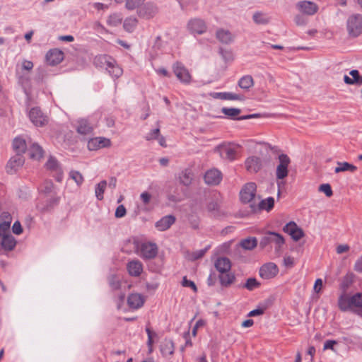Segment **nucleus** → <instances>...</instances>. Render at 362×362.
<instances>
[{
    "mask_svg": "<svg viewBox=\"0 0 362 362\" xmlns=\"http://www.w3.org/2000/svg\"><path fill=\"white\" fill-rule=\"evenodd\" d=\"M338 305L341 311L351 310L362 317V293H356L351 297L341 295L338 300Z\"/></svg>",
    "mask_w": 362,
    "mask_h": 362,
    "instance_id": "1",
    "label": "nucleus"
},
{
    "mask_svg": "<svg viewBox=\"0 0 362 362\" xmlns=\"http://www.w3.org/2000/svg\"><path fill=\"white\" fill-rule=\"evenodd\" d=\"M275 245V250L276 252H280L283 245L285 243L284 237L275 232H267L263 235L259 242V247L264 249L270 244Z\"/></svg>",
    "mask_w": 362,
    "mask_h": 362,
    "instance_id": "2",
    "label": "nucleus"
},
{
    "mask_svg": "<svg viewBox=\"0 0 362 362\" xmlns=\"http://www.w3.org/2000/svg\"><path fill=\"white\" fill-rule=\"evenodd\" d=\"M346 30L349 36H359L362 33V14L350 15L346 20Z\"/></svg>",
    "mask_w": 362,
    "mask_h": 362,
    "instance_id": "3",
    "label": "nucleus"
},
{
    "mask_svg": "<svg viewBox=\"0 0 362 362\" xmlns=\"http://www.w3.org/2000/svg\"><path fill=\"white\" fill-rule=\"evenodd\" d=\"M137 254L144 259H152L157 255L158 247L155 243L135 242Z\"/></svg>",
    "mask_w": 362,
    "mask_h": 362,
    "instance_id": "4",
    "label": "nucleus"
},
{
    "mask_svg": "<svg viewBox=\"0 0 362 362\" xmlns=\"http://www.w3.org/2000/svg\"><path fill=\"white\" fill-rule=\"evenodd\" d=\"M279 164L276 169V177L277 180H283L288 176V165L291 163L290 158L284 153L278 156Z\"/></svg>",
    "mask_w": 362,
    "mask_h": 362,
    "instance_id": "5",
    "label": "nucleus"
},
{
    "mask_svg": "<svg viewBox=\"0 0 362 362\" xmlns=\"http://www.w3.org/2000/svg\"><path fill=\"white\" fill-rule=\"evenodd\" d=\"M30 120L36 127H44L48 123V117L40 108H32L28 114Z\"/></svg>",
    "mask_w": 362,
    "mask_h": 362,
    "instance_id": "6",
    "label": "nucleus"
},
{
    "mask_svg": "<svg viewBox=\"0 0 362 362\" xmlns=\"http://www.w3.org/2000/svg\"><path fill=\"white\" fill-rule=\"evenodd\" d=\"M238 149V146L234 144H225L220 145L218 147V151L221 157L228 160H233L235 159Z\"/></svg>",
    "mask_w": 362,
    "mask_h": 362,
    "instance_id": "7",
    "label": "nucleus"
},
{
    "mask_svg": "<svg viewBox=\"0 0 362 362\" xmlns=\"http://www.w3.org/2000/svg\"><path fill=\"white\" fill-rule=\"evenodd\" d=\"M257 186L255 182H249L244 185L240 192V199L243 203L252 202L256 194Z\"/></svg>",
    "mask_w": 362,
    "mask_h": 362,
    "instance_id": "8",
    "label": "nucleus"
},
{
    "mask_svg": "<svg viewBox=\"0 0 362 362\" xmlns=\"http://www.w3.org/2000/svg\"><path fill=\"white\" fill-rule=\"evenodd\" d=\"M173 72L177 78L184 83H189L192 76L188 69L181 63L176 62L173 66Z\"/></svg>",
    "mask_w": 362,
    "mask_h": 362,
    "instance_id": "9",
    "label": "nucleus"
},
{
    "mask_svg": "<svg viewBox=\"0 0 362 362\" xmlns=\"http://www.w3.org/2000/svg\"><path fill=\"white\" fill-rule=\"evenodd\" d=\"M278 272L279 268L277 265L273 262L264 264L259 269V275L264 279H270L275 277Z\"/></svg>",
    "mask_w": 362,
    "mask_h": 362,
    "instance_id": "10",
    "label": "nucleus"
},
{
    "mask_svg": "<svg viewBox=\"0 0 362 362\" xmlns=\"http://www.w3.org/2000/svg\"><path fill=\"white\" fill-rule=\"evenodd\" d=\"M204 179L208 185H217L222 180V173L216 168H211L205 173Z\"/></svg>",
    "mask_w": 362,
    "mask_h": 362,
    "instance_id": "11",
    "label": "nucleus"
},
{
    "mask_svg": "<svg viewBox=\"0 0 362 362\" xmlns=\"http://www.w3.org/2000/svg\"><path fill=\"white\" fill-rule=\"evenodd\" d=\"M297 9L304 14L313 16L318 11V6L310 1H301L296 4Z\"/></svg>",
    "mask_w": 362,
    "mask_h": 362,
    "instance_id": "12",
    "label": "nucleus"
},
{
    "mask_svg": "<svg viewBox=\"0 0 362 362\" xmlns=\"http://www.w3.org/2000/svg\"><path fill=\"white\" fill-rule=\"evenodd\" d=\"M158 11V7L155 4L147 2L138 9V14L141 18L149 19L154 17Z\"/></svg>",
    "mask_w": 362,
    "mask_h": 362,
    "instance_id": "13",
    "label": "nucleus"
},
{
    "mask_svg": "<svg viewBox=\"0 0 362 362\" xmlns=\"http://www.w3.org/2000/svg\"><path fill=\"white\" fill-rule=\"evenodd\" d=\"M283 230L289 234L293 240L298 241L303 237L304 233L293 221H290L284 227Z\"/></svg>",
    "mask_w": 362,
    "mask_h": 362,
    "instance_id": "14",
    "label": "nucleus"
},
{
    "mask_svg": "<svg viewBox=\"0 0 362 362\" xmlns=\"http://www.w3.org/2000/svg\"><path fill=\"white\" fill-rule=\"evenodd\" d=\"M187 27L192 33L198 35L205 33L207 28L204 21L200 18L190 20L187 24Z\"/></svg>",
    "mask_w": 362,
    "mask_h": 362,
    "instance_id": "15",
    "label": "nucleus"
},
{
    "mask_svg": "<svg viewBox=\"0 0 362 362\" xmlns=\"http://www.w3.org/2000/svg\"><path fill=\"white\" fill-rule=\"evenodd\" d=\"M110 145V140L105 137H95L89 139L88 141V148L90 151H96L102 148L109 147Z\"/></svg>",
    "mask_w": 362,
    "mask_h": 362,
    "instance_id": "16",
    "label": "nucleus"
},
{
    "mask_svg": "<svg viewBox=\"0 0 362 362\" xmlns=\"http://www.w3.org/2000/svg\"><path fill=\"white\" fill-rule=\"evenodd\" d=\"M115 63V59L109 55L100 54L94 58L93 64L96 67L105 69V70L110 69V66Z\"/></svg>",
    "mask_w": 362,
    "mask_h": 362,
    "instance_id": "17",
    "label": "nucleus"
},
{
    "mask_svg": "<svg viewBox=\"0 0 362 362\" xmlns=\"http://www.w3.org/2000/svg\"><path fill=\"white\" fill-rule=\"evenodd\" d=\"M16 245V240L12 235L0 236V253L1 250L12 251Z\"/></svg>",
    "mask_w": 362,
    "mask_h": 362,
    "instance_id": "18",
    "label": "nucleus"
},
{
    "mask_svg": "<svg viewBox=\"0 0 362 362\" xmlns=\"http://www.w3.org/2000/svg\"><path fill=\"white\" fill-rule=\"evenodd\" d=\"M64 59V53L58 49H50L46 54L47 64L52 66L59 64Z\"/></svg>",
    "mask_w": 362,
    "mask_h": 362,
    "instance_id": "19",
    "label": "nucleus"
},
{
    "mask_svg": "<svg viewBox=\"0 0 362 362\" xmlns=\"http://www.w3.org/2000/svg\"><path fill=\"white\" fill-rule=\"evenodd\" d=\"M58 202V197L51 196L49 198H47L45 202L38 203L37 204V209L42 213L48 212L52 210Z\"/></svg>",
    "mask_w": 362,
    "mask_h": 362,
    "instance_id": "20",
    "label": "nucleus"
},
{
    "mask_svg": "<svg viewBox=\"0 0 362 362\" xmlns=\"http://www.w3.org/2000/svg\"><path fill=\"white\" fill-rule=\"evenodd\" d=\"M245 166L250 173H257L262 167V160L257 156L249 157L245 160Z\"/></svg>",
    "mask_w": 362,
    "mask_h": 362,
    "instance_id": "21",
    "label": "nucleus"
},
{
    "mask_svg": "<svg viewBox=\"0 0 362 362\" xmlns=\"http://www.w3.org/2000/svg\"><path fill=\"white\" fill-rule=\"evenodd\" d=\"M175 222V217L173 215L165 216L155 223V227L159 231L168 229Z\"/></svg>",
    "mask_w": 362,
    "mask_h": 362,
    "instance_id": "22",
    "label": "nucleus"
},
{
    "mask_svg": "<svg viewBox=\"0 0 362 362\" xmlns=\"http://www.w3.org/2000/svg\"><path fill=\"white\" fill-rule=\"evenodd\" d=\"M127 269L131 276H139L143 271V266L139 260L134 259L128 262Z\"/></svg>",
    "mask_w": 362,
    "mask_h": 362,
    "instance_id": "23",
    "label": "nucleus"
},
{
    "mask_svg": "<svg viewBox=\"0 0 362 362\" xmlns=\"http://www.w3.org/2000/svg\"><path fill=\"white\" fill-rule=\"evenodd\" d=\"M271 16L263 11H255L252 15V21L257 25H268L271 22Z\"/></svg>",
    "mask_w": 362,
    "mask_h": 362,
    "instance_id": "24",
    "label": "nucleus"
},
{
    "mask_svg": "<svg viewBox=\"0 0 362 362\" xmlns=\"http://www.w3.org/2000/svg\"><path fill=\"white\" fill-rule=\"evenodd\" d=\"M144 303V297L139 293H132L128 296L127 303L131 308L138 309L141 308Z\"/></svg>",
    "mask_w": 362,
    "mask_h": 362,
    "instance_id": "25",
    "label": "nucleus"
},
{
    "mask_svg": "<svg viewBox=\"0 0 362 362\" xmlns=\"http://www.w3.org/2000/svg\"><path fill=\"white\" fill-rule=\"evenodd\" d=\"M214 266L220 274L226 273L229 272L231 268L230 261L227 257L218 258L215 262Z\"/></svg>",
    "mask_w": 362,
    "mask_h": 362,
    "instance_id": "26",
    "label": "nucleus"
},
{
    "mask_svg": "<svg viewBox=\"0 0 362 362\" xmlns=\"http://www.w3.org/2000/svg\"><path fill=\"white\" fill-rule=\"evenodd\" d=\"M45 165L48 170L54 171L58 174L57 177V180L58 182H60L62 180V172L58 161L54 158L50 157L49 160L47 161Z\"/></svg>",
    "mask_w": 362,
    "mask_h": 362,
    "instance_id": "27",
    "label": "nucleus"
},
{
    "mask_svg": "<svg viewBox=\"0 0 362 362\" xmlns=\"http://www.w3.org/2000/svg\"><path fill=\"white\" fill-rule=\"evenodd\" d=\"M160 352L163 356H171L174 353V343L171 339H165L160 344Z\"/></svg>",
    "mask_w": 362,
    "mask_h": 362,
    "instance_id": "28",
    "label": "nucleus"
},
{
    "mask_svg": "<svg viewBox=\"0 0 362 362\" xmlns=\"http://www.w3.org/2000/svg\"><path fill=\"white\" fill-rule=\"evenodd\" d=\"M24 163V158L21 153H16V156H13L7 164V168H10L11 170H16L18 168L22 166Z\"/></svg>",
    "mask_w": 362,
    "mask_h": 362,
    "instance_id": "29",
    "label": "nucleus"
},
{
    "mask_svg": "<svg viewBox=\"0 0 362 362\" xmlns=\"http://www.w3.org/2000/svg\"><path fill=\"white\" fill-rule=\"evenodd\" d=\"M30 158L38 160L42 157L43 150L37 144L33 143L28 149Z\"/></svg>",
    "mask_w": 362,
    "mask_h": 362,
    "instance_id": "30",
    "label": "nucleus"
},
{
    "mask_svg": "<svg viewBox=\"0 0 362 362\" xmlns=\"http://www.w3.org/2000/svg\"><path fill=\"white\" fill-rule=\"evenodd\" d=\"M217 39L222 43L229 44L233 42V36L228 30L220 29L216 32Z\"/></svg>",
    "mask_w": 362,
    "mask_h": 362,
    "instance_id": "31",
    "label": "nucleus"
},
{
    "mask_svg": "<svg viewBox=\"0 0 362 362\" xmlns=\"http://www.w3.org/2000/svg\"><path fill=\"white\" fill-rule=\"evenodd\" d=\"M13 148L16 153H24L27 149L25 140L21 137L15 138L13 141Z\"/></svg>",
    "mask_w": 362,
    "mask_h": 362,
    "instance_id": "32",
    "label": "nucleus"
},
{
    "mask_svg": "<svg viewBox=\"0 0 362 362\" xmlns=\"http://www.w3.org/2000/svg\"><path fill=\"white\" fill-rule=\"evenodd\" d=\"M76 130L78 134L86 135L92 132L93 127L87 120L81 119L78 122Z\"/></svg>",
    "mask_w": 362,
    "mask_h": 362,
    "instance_id": "33",
    "label": "nucleus"
},
{
    "mask_svg": "<svg viewBox=\"0 0 362 362\" xmlns=\"http://www.w3.org/2000/svg\"><path fill=\"white\" fill-rule=\"evenodd\" d=\"M218 277L221 285L224 287L230 286L235 280V275L232 273H229V272L226 273H221Z\"/></svg>",
    "mask_w": 362,
    "mask_h": 362,
    "instance_id": "34",
    "label": "nucleus"
},
{
    "mask_svg": "<svg viewBox=\"0 0 362 362\" xmlns=\"http://www.w3.org/2000/svg\"><path fill=\"white\" fill-rule=\"evenodd\" d=\"M238 86L245 90H248L254 85V80L250 75L243 76L238 81Z\"/></svg>",
    "mask_w": 362,
    "mask_h": 362,
    "instance_id": "35",
    "label": "nucleus"
},
{
    "mask_svg": "<svg viewBox=\"0 0 362 362\" xmlns=\"http://www.w3.org/2000/svg\"><path fill=\"white\" fill-rule=\"evenodd\" d=\"M179 179L182 185L189 186L192 183L193 175L190 170L185 169L180 174Z\"/></svg>",
    "mask_w": 362,
    "mask_h": 362,
    "instance_id": "36",
    "label": "nucleus"
},
{
    "mask_svg": "<svg viewBox=\"0 0 362 362\" xmlns=\"http://www.w3.org/2000/svg\"><path fill=\"white\" fill-rule=\"evenodd\" d=\"M338 166L335 168L334 172L339 173L340 172L350 171L355 172L357 167L347 162H338Z\"/></svg>",
    "mask_w": 362,
    "mask_h": 362,
    "instance_id": "37",
    "label": "nucleus"
},
{
    "mask_svg": "<svg viewBox=\"0 0 362 362\" xmlns=\"http://www.w3.org/2000/svg\"><path fill=\"white\" fill-rule=\"evenodd\" d=\"M221 112L228 118L231 119L238 120V115L241 112V110L235 107H223Z\"/></svg>",
    "mask_w": 362,
    "mask_h": 362,
    "instance_id": "38",
    "label": "nucleus"
},
{
    "mask_svg": "<svg viewBox=\"0 0 362 362\" xmlns=\"http://www.w3.org/2000/svg\"><path fill=\"white\" fill-rule=\"evenodd\" d=\"M219 98L222 100H244L245 97L240 94H236L230 92H224L218 93Z\"/></svg>",
    "mask_w": 362,
    "mask_h": 362,
    "instance_id": "39",
    "label": "nucleus"
},
{
    "mask_svg": "<svg viewBox=\"0 0 362 362\" xmlns=\"http://www.w3.org/2000/svg\"><path fill=\"white\" fill-rule=\"evenodd\" d=\"M107 185V181L105 180H102L101 182L96 185L95 188V194L98 200L101 201L103 199V194L106 189Z\"/></svg>",
    "mask_w": 362,
    "mask_h": 362,
    "instance_id": "40",
    "label": "nucleus"
},
{
    "mask_svg": "<svg viewBox=\"0 0 362 362\" xmlns=\"http://www.w3.org/2000/svg\"><path fill=\"white\" fill-rule=\"evenodd\" d=\"M349 74L351 76L352 78H350L347 75H344V81L346 84L349 85H353V84H357V83L359 81V77L360 74L358 70H351L349 72Z\"/></svg>",
    "mask_w": 362,
    "mask_h": 362,
    "instance_id": "41",
    "label": "nucleus"
},
{
    "mask_svg": "<svg viewBox=\"0 0 362 362\" xmlns=\"http://www.w3.org/2000/svg\"><path fill=\"white\" fill-rule=\"evenodd\" d=\"M257 245V240L256 238H247L240 242V245L243 248L248 250L254 249Z\"/></svg>",
    "mask_w": 362,
    "mask_h": 362,
    "instance_id": "42",
    "label": "nucleus"
},
{
    "mask_svg": "<svg viewBox=\"0 0 362 362\" xmlns=\"http://www.w3.org/2000/svg\"><path fill=\"white\" fill-rule=\"evenodd\" d=\"M137 19L135 17H129L124 20L123 27L127 32H132L137 25Z\"/></svg>",
    "mask_w": 362,
    "mask_h": 362,
    "instance_id": "43",
    "label": "nucleus"
},
{
    "mask_svg": "<svg viewBox=\"0 0 362 362\" xmlns=\"http://www.w3.org/2000/svg\"><path fill=\"white\" fill-rule=\"evenodd\" d=\"M209 247H210V246L208 245L204 249L195 250V251L191 252L188 255L189 259L191 261H195L199 259H201L202 257H204V255H205L206 251L209 249Z\"/></svg>",
    "mask_w": 362,
    "mask_h": 362,
    "instance_id": "44",
    "label": "nucleus"
},
{
    "mask_svg": "<svg viewBox=\"0 0 362 362\" xmlns=\"http://www.w3.org/2000/svg\"><path fill=\"white\" fill-rule=\"evenodd\" d=\"M274 204V199L273 197H268L265 199L260 201L259 203V207L260 209H264L269 211Z\"/></svg>",
    "mask_w": 362,
    "mask_h": 362,
    "instance_id": "45",
    "label": "nucleus"
},
{
    "mask_svg": "<svg viewBox=\"0 0 362 362\" xmlns=\"http://www.w3.org/2000/svg\"><path fill=\"white\" fill-rule=\"evenodd\" d=\"M107 71L109 72L110 75L114 78H119L123 72L122 68L117 64L115 60V63L110 66V69H107Z\"/></svg>",
    "mask_w": 362,
    "mask_h": 362,
    "instance_id": "46",
    "label": "nucleus"
},
{
    "mask_svg": "<svg viewBox=\"0 0 362 362\" xmlns=\"http://www.w3.org/2000/svg\"><path fill=\"white\" fill-rule=\"evenodd\" d=\"M108 283L112 290H118L120 288V278L117 275L110 276L108 278Z\"/></svg>",
    "mask_w": 362,
    "mask_h": 362,
    "instance_id": "47",
    "label": "nucleus"
},
{
    "mask_svg": "<svg viewBox=\"0 0 362 362\" xmlns=\"http://www.w3.org/2000/svg\"><path fill=\"white\" fill-rule=\"evenodd\" d=\"M54 189V185L52 181L46 180L45 181L40 187V192L45 194L52 195V192Z\"/></svg>",
    "mask_w": 362,
    "mask_h": 362,
    "instance_id": "48",
    "label": "nucleus"
},
{
    "mask_svg": "<svg viewBox=\"0 0 362 362\" xmlns=\"http://www.w3.org/2000/svg\"><path fill=\"white\" fill-rule=\"evenodd\" d=\"M122 21V17L119 13H114L110 15L108 17V19L107 21L108 25L111 26H117L118 25L121 24Z\"/></svg>",
    "mask_w": 362,
    "mask_h": 362,
    "instance_id": "49",
    "label": "nucleus"
},
{
    "mask_svg": "<svg viewBox=\"0 0 362 362\" xmlns=\"http://www.w3.org/2000/svg\"><path fill=\"white\" fill-rule=\"evenodd\" d=\"M69 177L71 179L74 180V182L77 184L78 186H80L83 182V177L78 171H70Z\"/></svg>",
    "mask_w": 362,
    "mask_h": 362,
    "instance_id": "50",
    "label": "nucleus"
},
{
    "mask_svg": "<svg viewBox=\"0 0 362 362\" xmlns=\"http://www.w3.org/2000/svg\"><path fill=\"white\" fill-rule=\"evenodd\" d=\"M259 283L255 278H249L244 285V287L249 291H252L259 286Z\"/></svg>",
    "mask_w": 362,
    "mask_h": 362,
    "instance_id": "51",
    "label": "nucleus"
},
{
    "mask_svg": "<svg viewBox=\"0 0 362 362\" xmlns=\"http://www.w3.org/2000/svg\"><path fill=\"white\" fill-rule=\"evenodd\" d=\"M11 223L8 222H0V236L11 235L10 233Z\"/></svg>",
    "mask_w": 362,
    "mask_h": 362,
    "instance_id": "52",
    "label": "nucleus"
},
{
    "mask_svg": "<svg viewBox=\"0 0 362 362\" xmlns=\"http://www.w3.org/2000/svg\"><path fill=\"white\" fill-rule=\"evenodd\" d=\"M145 0H127L126 8L129 10H133L144 3Z\"/></svg>",
    "mask_w": 362,
    "mask_h": 362,
    "instance_id": "53",
    "label": "nucleus"
},
{
    "mask_svg": "<svg viewBox=\"0 0 362 362\" xmlns=\"http://www.w3.org/2000/svg\"><path fill=\"white\" fill-rule=\"evenodd\" d=\"M319 191L325 193L328 197H330L333 194V192L329 184H322L320 185Z\"/></svg>",
    "mask_w": 362,
    "mask_h": 362,
    "instance_id": "54",
    "label": "nucleus"
},
{
    "mask_svg": "<svg viewBox=\"0 0 362 362\" xmlns=\"http://www.w3.org/2000/svg\"><path fill=\"white\" fill-rule=\"evenodd\" d=\"M160 134V129L158 128H156L155 129L151 130L150 132H148L145 138L146 140L150 141L153 139H157Z\"/></svg>",
    "mask_w": 362,
    "mask_h": 362,
    "instance_id": "55",
    "label": "nucleus"
},
{
    "mask_svg": "<svg viewBox=\"0 0 362 362\" xmlns=\"http://www.w3.org/2000/svg\"><path fill=\"white\" fill-rule=\"evenodd\" d=\"M127 211L124 205H119L115 211V216L116 218H122L126 215Z\"/></svg>",
    "mask_w": 362,
    "mask_h": 362,
    "instance_id": "56",
    "label": "nucleus"
},
{
    "mask_svg": "<svg viewBox=\"0 0 362 362\" xmlns=\"http://www.w3.org/2000/svg\"><path fill=\"white\" fill-rule=\"evenodd\" d=\"M182 285L185 287H190L194 291H197V288L194 281L188 280L186 276L183 277Z\"/></svg>",
    "mask_w": 362,
    "mask_h": 362,
    "instance_id": "57",
    "label": "nucleus"
},
{
    "mask_svg": "<svg viewBox=\"0 0 362 362\" xmlns=\"http://www.w3.org/2000/svg\"><path fill=\"white\" fill-rule=\"evenodd\" d=\"M13 233L16 235H20L23 233V228L21 226V223L18 221L14 222L12 226Z\"/></svg>",
    "mask_w": 362,
    "mask_h": 362,
    "instance_id": "58",
    "label": "nucleus"
},
{
    "mask_svg": "<svg viewBox=\"0 0 362 362\" xmlns=\"http://www.w3.org/2000/svg\"><path fill=\"white\" fill-rule=\"evenodd\" d=\"M337 344V341L336 340H327L324 344V350L327 349H331L332 351H334V346Z\"/></svg>",
    "mask_w": 362,
    "mask_h": 362,
    "instance_id": "59",
    "label": "nucleus"
},
{
    "mask_svg": "<svg viewBox=\"0 0 362 362\" xmlns=\"http://www.w3.org/2000/svg\"><path fill=\"white\" fill-rule=\"evenodd\" d=\"M140 198L144 204H148L151 199V195L147 192H144L141 194Z\"/></svg>",
    "mask_w": 362,
    "mask_h": 362,
    "instance_id": "60",
    "label": "nucleus"
},
{
    "mask_svg": "<svg viewBox=\"0 0 362 362\" xmlns=\"http://www.w3.org/2000/svg\"><path fill=\"white\" fill-rule=\"evenodd\" d=\"M11 216L8 212H3L0 216V221L2 222H8V223H11Z\"/></svg>",
    "mask_w": 362,
    "mask_h": 362,
    "instance_id": "61",
    "label": "nucleus"
},
{
    "mask_svg": "<svg viewBox=\"0 0 362 362\" xmlns=\"http://www.w3.org/2000/svg\"><path fill=\"white\" fill-rule=\"evenodd\" d=\"M295 23L298 25H304L306 24L307 23V21L306 19L300 16V15H297L296 17H295Z\"/></svg>",
    "mask_w": 362,
    "mask_h": 362,
    "instance_id": "62",
    "label": "nucleus"
},
{
    "mask_svg": "<svg viewBox=\"0 0 362 362\" xmlns=\"http://www.w3.org/2000/svg\"><path fill=\"white\" fill-rule=\"evenodd\" d=\"M293 258L292 257L288 256L284 258V264L287 267H292L293 266Z\"/></svg>",
    "mask_w": 362,
    "mask_h": 362,
    "instance_id": "63",
    "label": "nucleus"
},
{
    "mask_svg": "<svg viewBox=\"0 0 362 362\" xmlns=\"http://www.w3.org/2000/svg\"><path fill=\"white\" fill-rule=\"evenodd\" d=\"M354 270L358 272H362V256L355 262Z\"/></svg>",
    "mask_w": 362,
    "mask_h": 362,
    "instance_id": "64",
    "label": "nucleus"
}]
</instances>
